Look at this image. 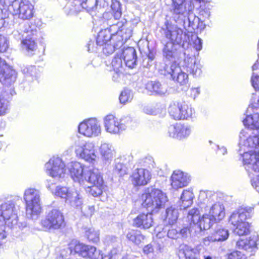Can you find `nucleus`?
Instances as JSON below:
<instances>
[{
	"instance_id": "f257e3e1",
	"label": "nucleus",
	"mask_w": 259,
	"mask_h": 259,
	"mask_svg": "<svg viewBox=\"0 0 259 259\" xmlns=\"http://www.w3.org/2000/svg\"><path fill=\"white\" fill-rule=\"evenodd\" d=\"M69 171L74 182L78 183L94 197L100 196L104 189L103 177L98 169L85 167L79 162H74Z\"/></svg>"
},
{
	"instance_id": "f03ea898",
	"label": "nucleus",
	"mask_w": 259,
	"mask_h": 259,
	"mask_svg": "<svg viewBox=\"0 0 259 259\" xmlns=\"http://www.w3.org/2000/svg\"><path fill=\"white\" fill-rule=\"evenodd\" d=\"M253 105L249 106L247 115L243 120L245 128L242 130L239 135V153L242 155L249 152L248 148L259 146V113Z\"/></svg>"
},
{
	"instance_id": "7ed1b4c3",
	"label": "nucleus",
	"mask_w": 259,
	"mask_h": 259,
	"mask_svg": "<svg viewBox=\"0 0 259 259\" xmlns=\"http://www.w3.org/2000/svg\"><path fill=\"white\" fill-rule=\"evenodd\" d=\"M20 200L13 199L0 205V247L6 234L4 223L11 228L23 229L26 226L25 222L18 223V212L20 209Z\"/></svg>"
},
{
	"instance_id": "20e7f679",
	"label": "nucleus",
	"mask_w": 259,
	"mask_h": 259,
	"mask_svg": "<svg viewBox=\"0 0 259 259\" xmlns=\"http://www.w3.org/2000/svg\"><path fill=\"white\" fill-rule=\"evenodd\" d=\"M124 22L126 23V20L123 18L121 22H118L116 25H113L110 27V29H114L115 26L119 29L115 33L111 34L110 29H108L100 31L96 39L97 45L102 46L107 41H109L118 48L122 46L132 35L131 29L126 28L123 24Z\"/></svg>"
},
{
	"instance_id": "39448f33",
	"label": "nucleus",
	"mask_w": 259,
	"mask_h": 259,
	"mask_svg": "<svg viewBox=\"0 0 259 259\" xmlns=\"http://www.w3.org/2000/svg\"><path fill=\"white\" fill-rule=\"evenodd\" d=\"M142 205L151 212H158L164 208L168 202L165 193L160 189L153 188L146 189L141 197Z\"/></svg>"
},
{
	"instance_id": "423d86ee",
	"label": "nucleus",
	"mask_w": 259,
	"mask_h": 259,
	"mask_svg": "<svg viewBox=\"0 0 259 259\" xmlns=\"http://www.w3.org/2000/svg\"><path fill=\"white\" fill-rule=\"evenodd\" d=\"M253 208H240L233 211L230 218L229 223L234 227V232L239 236L247 235L250 231V225L247 220L251 217Z\"/></svg>"
},
{
	"instance_id": "0eeeda50",
	"label": "nucleus",
	"mask_w": 259,
	"mask_h": 259,
	"mask_svg": "<svg viewBox=\"0 0 259 259\" xmlns=\"http://www.w3.org/2000/svg\"><path fill=\"white\" fill-rule=\"evenodd\" d=\"M166 30L165 36L168 40L166 42H171L176 45L181 46L184 50L189 48L190 40V32L184 31L178 23L175 25L171 20L165 22Z\"/></svg>"
},
{
	"instance_id": "6e6552de",
	"label": "nucleus",
	"mask_w": 259,
	"mask_h": 259,
	"mask_svg": "<svg viewBox=\"0 0 259 259\" xmlns=\"http://www.w3.org/2000/svg\"><path fill=\"white\" fill-rule=\"evenodd\" d=\"M23 199L26 217L31 219L36 218L41 211L40 191L34 188H28L24 191Z\"/></svg>"
},
{
	"instance_id": "1a4fd4ad",
	"label": "nucleus",
	"mask_w": 259,
	"mask_h": 259,
	"mask_svg": "<svg viewBox=\"0 0 259 259\" xmlns=\"http://www.w3.org/2000/svg\"><path fill=\"white\" fill-rule=\"evenodd\" d=\"M46 187L56 196L66 199L72 206L78 207L82 204V196L76 190H69L67 187L58 186L54 190V184L51 180H47Z\"/></svg>"
},
{
	"instance_id": "9d476101",
	"label": "nucleus",
	"mask_w": 259,
	"mask_h": 259,
	"mask_svg": "<svg viewBox=\"0 0 259 259\" xmlns=\"http://www.w3.org/2000/svg\"><path fill=\"white\" fill-rule=\"evenodd\" d=\"M41 225L46 231L54 232L62 230L66 226L64 215L58 209H52L41 220Z\"/></svg>"
},
{
	"instance_id": "9b49d317",
	"label": "nucleus",
	"mask_w": 259,
	"mask_h": 259,
	"mask_svg": "<svg viewBox=\"0 0 259 259\" xmlns=\"http://www.w3.org/2000/svg\"><path fill=\"white\" fill-rule=\"evenodd\" d=\"M170 115L176 120L190 119L195 117L194 109L185 102L174 103L168 108Z\"/></svg>"
},
{
	"instance_id": "f8f14e48",
	"label": "nucleus",
	"mask_w": 259,
	"mask_h": 259,
	"mask_svg": "<svg viewBox=\"0 0 259 259\" xmlns=\"http://www.w3.org/2000/svg\"><path fill=\"white\" fill-rule=\"evenodd\" d=\"M75 152L77 156L90 163L96 161L95 145L92 142L78 140L74 143Z\"/></svg>"
},
{
	"instance_id": "ddd939ff",
	"label": "nucleus",
	"mask_w": 259,
	"mask_h": 259,
	"mask_svg": "<svg viewBox=\"0 0 259 259\" xmlns=\"http://www.w3.org/2000/svg\"><path fill=\"white\" fill-rule=\"evenodd\" d=\"M47 174L56 180L59 181L64 177L66 169L61 158L53 157L45 164Z\"/></svg>"
},
{
	"instance_id": "4468645a",
	"label": "nucleus",
	"mask_w": 259,
	"mask_h": 259,
	"mask_svg": "<svg viewBox=\"0 0 259 259\" xmlns=\"http://www.w3.org/2000/svg\"><path fill=\"white\" fill-rule=\"evenodd\" d=\"M79 133L89 138L96 137L101 135V128L96 118H90L83 120L78 127Z\"/></svg>"
},
{
	"instance_id": "2eb2a0df",
	"label": "nucleus",
	"mask_w": 259,
	"mask_h": 259,
	"mask_svg": "<svg viewBox=\"0 0 259 259\" xmlns=\"http://www.w3.org/2000/svg\"><path fill=\"white\" fill-rule=\"evenodd\" d=\"M240 155L243 166L248 174L259 172V151H249Z\"/></svg>"
},
{
	"instance_id": "dca6fc26",
	"label": "nucleus",
	"mask_w": 259,
	"mask_h": 259,
	"mask_svg": "<svg viewBox=\"0 0 259 259\" xmlns=\"http://www.w3.org/2000/svg\"><path fill=\"white\" fill-rule=\"evenodd\" d=\"M162 73L164 75H170L171 78L181 85L186 84L189 81L188 75L179 66L178 63L165 65Z\"/></svg>"
},
{
	"instance_id": "f3484780",
	"label": "nucleus",
	"mask_w": 259,
	"mask_h": 259,
	"mask_svg": "<svg viewBox=\"0 0 259 259\" xmlns=\"http://www.w3.org/2000/svg\"><path fill=\"white\" fill-rule=\"evenodd\" d=\"M20 20L19 28L12 32L13 37L17 40L22 39L30 33L32 35H35L37 32V26L32 24L30 19H23L21 17H17Z\"/></svg>"
},
{
	"instance_id": "a211bd4d",
	"label": "nucleus",
	"mask_w": 259,
	"mask_h": 259,
	"mask_svg": "<svg viewBox=\"0 0 259 259\" xmlns=\"http://www.w3.org/2000/svg\"><path fill=\"white\" fill-rule=\"evenodd\" d=\"M181 46L165 42L162 49L163 57L165 60L171 62V64L177 63L182 56L186 55V53L183 52Z\"/></svg>"
},
{
	"instance_id": "6ab92c4d",
	"label": "nucleus",
	"mask_w": 259,
	"mask_h": 259,
	"mask_svg": "<svg viewBox=\"0 0 259 259\" xmlns=\"http://www.w3.org/2000/svg\"><path fill=\"white\" fill-rule=\"evenodd\" d=\"M215 195H212L211 198L208 199L209 203L205 208V211L207 212L217 222L222 221L225 217L226 211L224 204L221 202L212 203V200L216 198Z\"/></svg>"
},
{
	"instance_id": "aec40b11",
	"label": "nucleus",
	"mask_w": 259,
	"mask_h": 259,
	"mask_svg": "<svg viewBox=\"0 0 259 259\" xmlns=\"http://www.w3.org/2000/svg\"><path fill=\"white\" fill-rule=\"evenodd\" d=\"M175 23L183 26L185 29L192 28L193 30L201 31L205 27L203 21L199 17H172Z\"/></svg>"
},
{
	"instance_id": "412c9836",
	"label": "nucleus",
	"mask_w": 259,
	"mask_h": 259,
	"mask_svg": "<svg viewBox=\"0 0 259 259\" xmlns=\"http://www.w3.org/2000/svg\"><path fill=\"white\" fill-rule=\"evenodd\" d=\"M17 72L11 67L4 64L0 58V82L4 85L9 87L16 81Z\"/></svg>"
},
{
	"instance_id": "4be33fe9",
	"label": "nucleus",
	"mask_w": 259,
	"mask_h": 259,
	"mask_svg": "<svg viewBox=\"0 0 259 259\" xmlns=\"http://www.w3.org/2000/svg\"><path fill=\"white\" fill-rule=\"evenodd\" d=\"M131 178L134 186H145L149 182L151 175L149 170L146 168H137L133 172Z\"/></svg>"
},
{
	"instance_id": "5701e85b",
	"label": "nucleus",
	"mask_w": 259,
	"mask_h": 259,
	"mask_svg": "<svg viewBox=\"0 0 259 259\" xmlns=\"http://www.w3.org/2000/svg\"><path fill=\"white\" fill-rule=\"evenodd\" d=\"M191 132L190 125L180 123L171 125L168 129L169 137L179 140L187 138L190 135Z\"/></svg>"
},
{
	"instance_id": "b1692460",
	"label": "nucleus",
	"mask_w": 259,
	"mask_h": 259,
	"mask_svg": "<svg viewBox=\"0 0 259 259\" xmlns=\"http://www.w3.org/2000/svg\"><path fill=\"white\" fill-rule=\"evenodd\" d=\"M104 125L106 131L112 134H119L126 128V126L120 123L112 115H107L104 119Z\"/></svg>"
},
{
	"instance_id": "393cba45",
	"label": "nucleus",
	"mask_w": 259,
	"mask_h": 259,
	"mask_svg": "<svg viewBox=\"0 0 259 259\" xmlns=\"http://www.w3.org/2000/svg\"><path fill=\"white\" fill-rule=\"evenodd\" d=\"M257 238L256 236L253 235L249 238L241 239L236 243V245L239 248L244 249L249 254L248 257L252 258V256L257 249L256 242Z\"/></svg>"
},
{
	"instance_id": "a878e982",
	"label": "nucleus",
	"mask_w": 259,
	"mask_h": 259,
	"mask_svg": "<svg viewBox=\"0 0 259 259\" xmlns=\"http://www.w3.org/2000/svg\"><path fill=\"white\" fill-rule=\"evenodd\" d=\"M171 180L172 187L175 189H178L187 186L190 180L187 174L177 170L173 172Z\"/></svg>"
},
{
	"instance_id": "bb28decb",
	"label": "nucleus",
	"mask_w": 259,
	"mask_h": 259,
	"mask_svg": "<svg viewBox=\"0 0 259 259\" xmlns=\"http://www.w3.org/2000/svg\"><path fill=\"white\" fill-rule=\"evenodd\" d=\"M229 235V233L228 229L219 227L214 233L203 239V243L205 245H209L210 242L224 241L228 238Z\"/></svg>"
},
{
	"instance_id": "cd10ccee",
	"label": "nucleus",
	"mask_w": 259,
	"mask_h": 259,
	"mask_svg": "<svg viewBox=\"0 0 259 259\" xmlns=\"http://www.w3.org/2000/svg\"><path fill=\"white\" fill-rule=\"evenodd\" d=\"M153 223L152 213H140L133 220L134 226L143 229L150 228Z\"/></svg>"
},
{
	"instance_id": "c85d7f7f",
	"label": "nucleus",
	"mask_w": 259,
	"mask_h": 259,
	"mask_svg": "<svg viewBox=\"0 0 259 259\" xmlns=\"http://www.w3.org/2000/svg\"><path fill=\"white\" fill-rule=\"evenodd\" d=\"M101 159L105 164H110L115 155L113 146L107 143H103L99 148Z\"/></svg>"
},
{
	"instance_id": "c756f323",
	"label": "nucleus",
	"mask_w": 259,
	"mask_h": 259,
	"mask_svg": "<svg viewBox=\"0 0 259 259\" xmlns=\"http://www.w3.org/2000/svg\"><path fill=\"white\" fill-rule=\"evenodd\" d=\"M125 65L133 68L137 65V56L136 50L133 47H127L122 51Z\"/></svg>"
},
{
	"instance_id": "7c9ffc66",
	"label": "nucleus",
	"mask_w": 259,
	"mask_h": 259,
	"mask_svg": "<svg viewBox=\"0 0 259 259\" xmlns=\"http://www.w3.org/2000/svg\"><path fill=\"white\" fill-rule=\"evenodd\" d=\"M35 35H32L30 33L25 36V38L21 41V47L28 55H32L37 49V43L35 41Z\"/></svg>"
},
{
	"instance_id": "2f4dec72",
	"label": "nucleus",
	"mask_w": 259,
	"mask_h": 259,
	"mask_svg": "<svg viewBox=\"0 0 259 259\" xmlns=\"http://www.w3.org/2000/svg\"><path fill=\"white\" fill-rule=\"evenodd\" d=\"M199 254L197 248H193L187 245L182 246L179 251L180 259H198Z\"/></svg>"
},
{
	"instance_id": "473e14b6",
	"label": "nucleus",
	"mask_w": 259,
	"mask_h": 259,
	"mask_svg": "<svg viewBox=\"0 0 259 259\" xmlns=\"http://www.w3.org/2000/svg\"><path fill=\"white\" fill-rule=\"evenodd\" d=\"M111 65L114 72L113 79L114 81H118V78L123 74L124 70V66L121 56L117 55L114 57L112 60Z\"/></svg>"
},
{
	"instance_id": "72a5a7b5",
	"label": "nucleus",
	"mask_w": 259,
	"mask_h": 259,
	"mask_svg": "<svg viewBox=\"0 0 259 259\" xmlns=\"http://www.w3.org/2000/svg\"><path fill=\"white\" fill-rule=\"evenodd\" d=\"M146 89L151 95H163L167 91L166 86L159 82L150 81L147 83Z\"/></svg>"
},
{
	"instance_id": "f704fd0d",
	"label": "nucleus",
	"mask_w": 259,
	"mask_h": 259,
	"mask_svg": "<svg viewBox=\"0 0 259 259\" xmlns=\"http://www.w3.org/2000/svg\"><path fill=\"white\" fill-rule=\"evenodd\" d=\"M193 197L194 195L191 190H184L180 198V208L185 209L191 205Z\"/></svg>"
},
{
	"instance_id": "c9c22d12",
	"label": "nucleus",
	"mask_w": 259,
	"mask_h": 259,
	"mask_svg": "<svg viewBox=\"0 0 259 259\" xmlns=\"http://www.w3.org/2000/svg\"><path fill=\"white\" fill-rule=\"evenodd\" d=\"M218 223L206 211L201 218L198 223L200 228L202 230L209 229L214 223Z\"/></svg>"
},
{
	"instance_id": "e433bc0d",
	"label": "nucleus",
	"mask_w": 259,
	"mask_h": 259,
	"mask_svg": "<svg viewBox=\"0 0 259 259\" xmlns=\"http://www.w3.org/2000/svg\"><path fill=\"white\" fill-rule=\"evenodd\" d=\"M126 238L136 245H139L145 239V236L137 230H131L126 235Z\"/></svg>"
},
{
	"instance_id": "4c0bfd02",
	"label": "nucleus",
	"mask_w": 259,
	"mask_h": 259,
	"mask_svg": "<svg viewBox=\"0 0 259 259\" xmlns=\"http://www.w3.org/2000/svg\"><path fill=\"white\" fill-rule=\"evenodd\" d=\"M199 62V61L196 60L194 56L190 57L187 56L184 59L182 65L183 70H185L187 73H190L191 71H194L192 69L193 68L195 67Z\"/></svg>"
},
{
	"instance_id": "58836bf2",
	"label": "nucleus",
	"mask_w": 259,
	"mask_h": 259,
	"mask_svg": "<svg viewBox=\"0 0 259 259\" xmlns=\"http://www.w3.org/2000/svg\"><path fill=\"white\" fill-rule=\"evenodd\" d=\"M179 216L178 210L171 206L166 210V220L169 224H174L177 220Z\"/></svg>"
},
{
	"instance_id": "ea45409f",
	"label": "nucleus",
	"mask_w": 259,
	"mask_h": 259,
	"mask_svg": "<svg viewBox=\"0 0 259 259\" xmlns=\"http://www.w3.org/2000/svg\"><path fill=\"white\" fill-rule=\"evenodd\" d=\"M121 158H117L115 160V166L114 168V172L118 174L120 176L124 175L127 173V168L126 165L122 162Z\"/></svg>"
},
{
	"instance_id": "a19ab883",
	"label": "nucleus",
	"mask_w": 259,
	"mask_h": 259,
	"mask_svg": "<svg viewBox=\"0 0 259 259\" xmlns=\"http://www.w3.org/2000/svg\"><path fill=\"white\" fill-rule=\"evenodd\" d=\"M33 6L29 3H22L19 5V14L23 16H33Z\"/></svg>"
},
{
	"instance_id": "79ce46f5",
	"label": "nucleus",
	"mask_w": 259,
	"mask_h": 259,
	"mask_svg": "<svg viewBox=\"0 0 259 259\" xmlns=\"http://www.w3.org/2000/svg\"><path fill=\"white\" fill-rule=\"evenodd\" d=\"M85 234L89 241L97 243L100 240L99 231L93 228L88 229L85 231Z\"/></svg>"
},
{
	"instance_id": "37998d69",
	"label": "nucleus",
	"mask_w": 259,
	"mask_h": 259,
	"mask_svg": "<svg viewBox=\"0 0 259 259\" xmlns=\"http://www.w3.org/2000/svg\"><path fill=\"white\" fill-rule=\"evenodd\" d=\"M199 210L196 208L190 210L188 213L187 218L189 221L193 224L198 223L200 221Z\"/></svg>"
},
{
	"instance_id": "c03bdc74",
	"label": "nucleus",
	"mask_w": 259,
	"mask_h": 259,
	"mask_svg": "<svg viewBox=\"0 0 259 259\" xmlns=\"http://www.w3.org/2000/svg\"><path fill=\"white\" fill-rule=\"evenodd\" d=\"M87 256L91 259H100L101 251L96 249V248L93 246H88L87 250Z\"/></svg>"
},
{
	"instance_id": "a18cd8bd",
	"label": "nucleus",
	"mask_w": 259,
	"mask_h": 259,
	"mask_svg": "<svg viewBox=\"0 0 259 259\" xmlns=\"http://www.w3.org/2000/svg\"><path fill=\"white\" fill-rule=\"evenodd\" d=\"M133 98V95L132 91L128 90H124L121 93L119 99L120 103L125 104L131 102Z\"/></svg>"
},
{
	"instance_id": "49530a36",
	"label": "nucleus",
	"mask_w": 259,
	"mask_h": 259,
	"mask_svg": "<svg viewBox=\"0 0 259 259\" xmlns=\"http://www.w3.org/2000/svg\"><path fill=\"white\" fill-rule=\"evenodd\" d=\"M190 43L192 42L194 45V47L197 51H200L202 48V40L199 38L196 34L192 33L190 32Z\"/></svg>"
},
{
	"instance_id": "de8ad7c7",
	"label": "nucleus",
	"mask_w": 259,
	"mask_h": 259,
	"mask_svg": "<svg viewBox=\"0 0 259 259\" xmlns=\"http://www.w3.org/2000/svg\"><path fill=\"white\" fill-rule=\"evenodd\" d=\"M105 245L108 246L115 247L119 246L120 241L118 238L113 236H106L103 240Z\"/></svg>"
},
{
	"instance_id": "09e8293b",
	"label": "nucleus",
	"mask_w": 259,
	"mask_h": 259,
	"mask_svg": "<svg viewBox=\"0 0 259 259\" xmlns=\"http://www.w3.org/2000/svg\"><path fill=\"white\" fill-rule=\"evenodd\" d=\"M9 101L0 96V116L5 115L9 110Z\"/></svg>"
},
{
	"instance_id": "8fccbe9b",
	"label": "nucleus",
	"mask_w": 259,
	"mask_h": 259,
	"mask_svg": "<svg viewBox=\"0 0 259 259\" xmlns=\"http://www.w3.org/2000/svg\"><path fill=\"white\" fill-rule=\"evenodd\" d=\"M97 0H81L82 7L88 11H92L97 5Z\"/></svg>"
},
{
	"instance_id": "3c124183",
	"label": "nucleus",
	"mask_w": 259,
	"mask_h": 259,
	"mask_svg": "<svg viewBox=\"0 0 259 259\" xmlns=\"http://www.w3.org/2000/svg\"><path fill=\"white\" fill-rule=\"evenodd\" d=\"M88 246L82 243H78L74 246V252L78 253L83 257L87 256V250L88 249Z\"/></svg>"
},
{
	"instance_id": "603ef678",
	"label": "nucleus",
	"mask_w": 259,
	"mask_h": 259,
	"mask_svg": "<svg viewBox=\"0 0 259 259\" xmlns=\"http://www.w3.org/2000/svg\"><path fill=\"white\" fill-rule=\"evenodd\" d=\"M111 8L114 16H120L121 15L120 4L119 2L117 0H112Z\"/></svg>"
},
{
	"instance_id": "864d4df0",
	"label": "nucleus",
	"mask_w": 259,
	"mask_h": 259,
	"mask_svg": "<svg viewBox=\"0 0 259 259\" xmlns=\"http://www.w3.org/2000/svg\"><path fill=\"white\" fill-rule=\"evenodd\" d=\"M228 259H253L247 256V254H245L243 252L239 251H235L228 255Z\"/></svg>"
},
{
	"instance_id": "5fc2aeb1",
	"label": "nucleus",
	"mask_w": 259,
	"mask_h": 259,
	"mask_svg": "<svg viewBox=\"0 0 259 259\" xmlns=\"http://www.w3.org/2000/svg\"><path fill=\"white\" fill-rule=\"evenodd\" d=\"M104 45H105V46L102 49L103 52L104 54L107 55L111 54L115 49H118L117 47L109 42V41H107L102 46Z\"/></svg>"
},
{
	"instance_id": "6e6d98bb",
	"label": "nucleus",
	"mask_w": 259,
	"mask_h": 259,
	"mask_svg": "<svg viewBox=\"0 0 259 259\" xmlns=\"http://www.w3.org/2000/svg\"><path fill=\"white\" fill-rule=\"evenodd\" d=\"M81 210L84 215L91 217L94 213L95 207L94 205L84 204L81 207Z\"/></svg>"
},
{
	"instance_id": "4d7b16f0",
	"label": "nucleus",
	"mask_w": 259,
	"mask_h": 259,
	"mask_svg": "<svg viewBox=\"0 0 259 259\" xmlns=\"http://www.w3.org/2000/svg\"><path fill=\"white\" fill-rule=\"evenodd\" d=\"M175 12L177 14H182L183 11V4L184 0H172Z\"/></svg>"
},
{
	"instance_id": "13d9d810",
	"label": "nucleus",
	"mask_w": 259,
	"mask_h": 259,
	"mask_svg": "<svg viewBox=\"0 0 259 259\" xmlns=\"http://www.w3.org/2000/svg\"><path fill=\"white\" fill-rule=\"evenodd\" d=\"M9 48V41L7 37L0 34V52H5Z\"/></svg>"
},
{
	"instance_id": "bf43d9fd",
	"label": "nucleus",
	"mask_w": 259,
	"mask_h": 259,
	"mask_svg": "<svg viewBox=\"0 0 259 259\" xmlns=\"http://www.w3.org/2000/svg\"><path fill=\"white\" fill-rule=\"evenodd\" d=\"M200 94L199 87H192L189 91V95L193 99H195Z\"/></svg>"
},
{
	"instance_id": "052dcab7",
	"label": "nucleus",
	"mask_w": 259,
	"mask_h": 259,
	"mask_svg": "<svg viewBox=\"0 0 259 259\" xmlns=\"http://www.w3.org/2000/svg\"><path fill=\"white\" fill-rule=\"evenodd\" d=\"M35 70V67L33 66H28L24 67L22 69V72L26 75V76L29 75L32 76L33 73Z\"/></svg>"
},
{
	"instance_id": "680f3d73",
	"label": "nucleus",
	"mask_w": 259,
	"mask_h": 259,
	"mask_svg": "<svg viewBox=\"0 0 259 259\" xmlns=\"http://www.w3.org/2000/svg\"><path fill=\"white\" fill-rule=\"evenodd\" d=\"M167 236L171 239H176L180 237L178 229H171L167 232Z\"/></svg>"
},
{
	"instance_id": "e2e57ef3",
	"label": "nucleus",
	"mask_w": 259,
	"mask_h": 259,
	"mask_svg": "<svg viewBox=\"0 0 259 259\" xmlns=\"http://www.w3.org/2000/svg\"><path fill=\"white\" fill-rule=\"evenodd\" d=\"M192 69L194 70V71H191L190 74H191L195 76H199L202 72L201 65L199 62L196 65L195 67L193 68Z\"/></svg>"
},
{
	"instance_id": "0e129e2a",
	"label": "nucleus",
	"mask_w": 259,
	"mask_h": 259,
	"mask_svg": "<svg viewBox=\"0 0 259 259\" xmlns=\"http://www.w3.org/2000/svg\"><path fill=\"white\" fill-rule=\"evenodd\" d=\"M252 186L259 193V175L253 178L251 180Z\"/></svg>"
},
{
	"instance_id": "69168bd1",
	"label": "nucleus",
	"mask_w": 259,
	"mask_h": 259,
	"mask_svg": "<svg viewBox=\"0 0 259 259\" xmlns=\"http://www.w3.org/2000/svg\"><path fill=\"white\" fill-rule=\"evenodd\" d=\"M144 111L147 114L149 115H156L158 111L154 108L151 106H146L144 108Z\"/></svg>"
},
{
	"instance_id": "338daca9",
	"label": "nucleus",
	"mask_w": 259,
	"mask_h": 259,
	"mask_svg": "<svg viewBox=\"0 0 259 259\" xmlns=\"http://www.w3.org/2000/svg\"><path fill=\"white\" fill-rule=\"evenodd\" d=\"M96 45L97 46H99L97 45L96 42ZM95 44L94 41H90L88 44V51L92 52H96L97 50V47H95Z\"/></svg>"
},
{
	"instance_id": "774afa93",
	"label": "nucleus",
	"mask_w": 259,
	"mask_h": 259,
	"mask_svg": "<svg viewBox=\"0 0 259 259\" xmlns=\"http://www.w3.org/2000/svg\"><path fill=\"white\" fill-rule=\"evenodd\" d=\"M153 163V161L151 158H146L143 161L142 165L150 168L154 167Z\"/></svg>"
}]
</instances>
